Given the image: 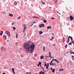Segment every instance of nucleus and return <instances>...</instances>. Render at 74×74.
Here are the masks:
<instances>
[{"label":"nucleus","instance_id":"52","mask_svg":"<svg viewBox=\"0 0 74 74\" xmlns=\"http://www.w3.org/2000/svg\"><path fill=\"white\" fill-rule=\"evenodd\" d=\"M51 70H53V69H52V67L51 68Z\"/></svg>","mask_w":74,"mask_h":74},{"label":"nucleus","instance_id":"21","mask_svg":"<svg viewBox=\"0 0 74 74\" xmlns=\"http://www.w3.org/2000/svg\"><path fill=\"white\" fill-rule=\"evenodd\" d=\"M69 45H71V44H72V42H71L70 43H69Z\"/></svg>","mask_w":74,"mask_h":74},{"label":"nucleus","instance_id":"20","mask_svg":"<svg viewBox=\"0 0 74 74\" xmlns=\"http://www.w3.org/2000/svg\"><path fill=\"white\" fill-rule=\"evenodd\" d=\"M3 36L4 38H7V36H5V35H3Z\"/></svg>","mask_w":74,"mask_h":74},{"label":"nucleus","instance_id":"16","mask_svg":"<svg viewBox=\"0 0 74 74\" xmlns=\"http://www.w3.org/2000/svg\"><path fill=\"white\" fill-rule=\"evenodd\" d=\"M47 20H43V22L44 23H46V22H47Z\"/></svg>","mask_w":74,"mask_h":74},{"label":"nucleus","instance_id":"54","mask_svg":"<svg viewBox=\"0 0 74 74\" xmlns=\"http://www.w3.org/2000/svg\"><path fill=\"white\" fill-rule=\"evenodd\" d=\"M69 41H70L69 40L67 41V42L68 43H69Z\"/></svg>","mask_w":74,"mask_h":74},{"label":"nucleus","instance_id":"44","mask_svg":"<svg viewBox=\"0 0 74 74\" xmlns=\"http://www.w3.org/2000/svg\"><path fill=\"white\" fill-rule=\"evenodd\" d=\"M57 2H58V1H57V0H56L55 1V2L56 3H57Z\"/></svg>","mask_w":74,"mask_h":74},{"label":"nucleus","instance_id":"62","mask_svg":"<svg viewBox=\"0 0 74 74\" xmlns=\"http://www.w3.org/2000/svg\"><path fill=\"white\" fill-rule=\"evenodd\" d=\"M50 63H52V61H51Z\"/></svg>","mask_w":74,"mask_h":74},{"label":"nucleus","instance_id":"64","mask_svg":"<svg viewBox=\"0 0 74 74\" xmlns=\"http://www.w3.org/2000/svg\"><path fill=\"white\" fill-rule=\"evenodd\" d=\"M2 74H5V73H2Z\"/></svg>","mask_w":74,"mask_h":74},{"label":"nucleus","instance_id":"53","mask_svg":"<svg viewBox=\"0 0 74 74\" xmlns=\"http://www.w3.org/2000/svg\"><path fill=\"white\" fill-rule=\"evenodd\" d=\"M36 16H33V18H36Z\"/></svg>","mask_w":74,"mask_h":74},{"label":"nucleus","instance_id":"2","mask_svg":"<svg viewBox=\"0 0 74 74\" xmlns=\"http://www.w3.org/2000/svg\"><path fill=\"white\" fill-rule=\"evenodd\" d=\"M45 26L43 24H41L40 25H39V27L40 28H41V27H44Z\"/></svg>","mask_w":74,"mask_h":74},{"label":"nucleus","instance_id":"55","mask_svg":"<svg viewBox=\"0 0 74 74\" xmlns=\"http://www.w3.org/2000/svg\"><path fill=\"white\" fill-rule=\"evenodd\" d=\"M49 64L50 65H52V63H50Z\"/></svg>","mask_w":74,"mask_h":74},{"label":"nucleus","instance_id":"41","mask_svg":"<svg viewBox=\"0 0 74 74\" xmlns=\"http://www.w3.org/2000/svg\"><path fill=\"white\" fill-rule=\"evenodd\" d=\"M53 60H55V59H53V60H52L51 61L53 62Z\"/></svg>","mask_w":74,"mask_h":74},{"label":"nucleus","instance_id":"19","mask_svg":"<svg viewBox=\"0 0 74 74\" xmlns=\"http://www.w3.org/2000/svg\"><path fill=\"white\" fill-rule=\"evenodd\" d=\"M8 37H10V33H9V34H8Z\"/></svg>","mask_w":74,"mask_h":74},{"label":"nucleus","instance_id":"38","mask_svg":"<svg viewBox=\"0 0 74 74\" xmlns=\"http://www.w3.org/2000/svg\"><path fill=\"white\" fill-rule=\"evenodd\" d=\"M20 56H21V57H23V55H21Z\"/></svg>","mask_w":74,"mask_h":74},{"label":"nucleus","instance_id":"49","mask_svg":"<svg viewBox=\"0 0 74 74\" xmlns=\"http://www.w3.org/2000/svg\"><path fill=\"white\" fill-rule=\"evenodd\" d=\"M13 73L14 74H15V72H14V71H12Z\"/></svg>","mask_w":74,"mask_h":74},{"label":"nucleus","instance_id":"61","mask_svg":"<svg viewBox=\"0 0 74 74\" xmlns=\"http://www.w3.org/2000/svg\"><path fill=\"white\" fill-rule=\"evenodd\" d=\"M38 66H40V64H38Z\"/></svg>","mask_w":74,"mask_h":74},{"label":"nucleus","instance_id":"47","mask_svg":"<svg viewBox=\"0 0 74 74\" xmlns=\"http://www.w3.org/2000/svg\"><path fill=\"white\" fill-rule=\"evenodd\" d=\"M51 38L52 39H54V37H52Z\"/></svg>","mask_w":74,"mask_h":74},{"label":"nucleus","instance_id":"10","mask_svg":"<svg viewBox=\"0 0 74 74\" xmlns=\"http://www.w3.org/2000/svg\"><path fill=\"white\" fill-rule=\"evenodd\" d=\"M70 53H71V54H73V51L72 50L70 51Z\"/></svg>","mask_w":74,"mask_h":74},{"label":"nucleus","instance_id":"12","mask_svg":"<svg viewBox=\"0 0 74 74\" xmlns=\"http://www.w3.org/2000/svg\"><path fill=\"white\" fill-rule=\"evenodd\" d=\"M17 4V3H16V2L15 1V3H14V5H16Z\"/></svg>","mask_w":74,"mask_h":74},{"label":"nucleus","instance_id":"22","mask_svg":"<svg viewBox=\"0 0 74 74\" xmlns=\"http://www.w3.org/2000/svg\"><path fill=\"white\" fill-rule=\"evenodd\" d=\"M65 48H66L67 47V44H66L65 46Z\"/></svg>","mask_w":74,"mask_h":74},{"label":"nucleus","instance_id":"35","mask_svg":"<svg viewBox=\"0 0 74 74\" xmlns=\"http://www.w3.org/2000/svg\"><path fill=\"white\" fill-rule=\"evenodd\" d=\"M71 41L73 44H74V41H73V40H71Z\"/></svg>","mask_w":74,"mask_h":74},{"label":"nucleus","instance_id":"17","mask_svg":"<svg viewBox=\"0 0 74 74\" xmlns=\"http://www.w3.org/2000/svg\"><path fill=\"white\" fill-rule=\"evenodd\" d=\"M3 50L5 52L6 51V50H5V48H4L3 49Z\"/></svg>","mask_w":74,"mask_h":74},{"label":"nucleus","instance_id":"14","mask_svg":"<svg viewBox=\"0 0 74 74\" xmlns=\"http://www.w3.org/2000/svg\"><path fill=\"white\" fill-rule=\"evenodd\" d=\"M49 57H50V58H51V52H49Z\"/></svg>","mask_w":74,"mask_h":74},{"label":"nucleus","instance_id":"46","mask_svg":"<svg viewBox=\"0 0 74 74\" xmlns=\"http://www.w3.org/2000/svg\"><path fill=\"white\" fill-rule=\"evenodd\" d=\"M47 66V64L45 63V66Z\"/></svg>","mask_w":74,"mask_h":74},{"label":"nucleus","instance_id":"60","mask_svg":"<svg viewBox=\"0 0 74 74\" xmlns=\"http://www.w3.org/2000/svg\"><path fill=\"white\" fill-rule=\"evenodd\" d=\"M50 40H51V41H52V40H53L51 38L50 39Z\"/></svg>","mask_w":74,"mask_h":74},{"label":"nucleus","instance_id":"8","mask_svg":"<svg viewBox=\"0 0 74 74\" xmlns=\"http://www.w3.org/2000/svg\"><path fill=\"white\" fill-rule=\"evenodd\" d=\"M64 41H65V40H64V38L63 37L62 38V41L63 42V43L64 42Z\"/></svg>","mask_w":74,"mask_h":74},{"label":"nucleus","instance_id":"3","mask_svg":"<svg viewBox=\"0 0 74 74\" xmlns=\"http://www.w3.org/2000/svg\"><path fill=\"white\" fill-rule=\"evenodd\" d=\"M70 20L71 21H72L73 19H74V17L72 16H70Z\"/></svg>","mask_w":74,"mask_h":74},{"label":"nucleus","instance_id":"32","mask_svg":"<svg viewBox=\"0 0 74 74\" xmlns=\"http://www.w3.org/2000/svg\"><path fill=\"white\" fill-rule=\"evenodd\" d=\"M26 29H25V28H24V29L23 30V33H25V30Z\"/></svg>","mask_w":74,"mask_h":74},{"label":"nucleus","instance_id":"31","mask_svg":"<svg viewBox=\"0 0 74 74\" xmlns=\"http://www.w3.org/2000/svg\"><path fill=\"white\" fill-rule=\"evenodd\" d=\"M21 16H20L19 17H18V18H17V19H21Z\"/></svg>","mask_w":74,"mask_h":74},{"label":"nucleus","instance_id":"27","mask_svg":"<svg viewBox=\"0 0 74 74\" xmlns=\"http://www.w3.org/2000/svg\"><path fill=\"white\" fill-rule=\"evenodd\" d=\"M49 67V65L46 66V69H48Z\"/></svg>","mask_w":74,"mask_h":74},{"label":"nucleus","instance_id":"33","mask_svg":"<svg viewBox=\"0 0 74 74\" xmlns=\"http://www.w3.org/2000/svg\"><path fill=\"white\" fill-rule=\"evenodd\" d=\"M39 64L40 65H41V62H39Z\"/></svg>","mask_w":74,"mask_h":74},{"label":"nucleus","instance_id":"7","mask_svg":"<svg viewBox=\"0 0 74 74\" xmlns=\"http://www.w3.org/2000/svg\"><path fill=\"white\" fill-rule=\"evenodd\" d=\"M51 65L52 66H56V64L55 63H54V64H53V63H52Z\"/></svg>","mask_w":74,"mask_h":74},{"label":"nucleus","instance_id":"56","mask_svg":"<svg viewBox=\"0 0 74 74\" xmlns=\"http://www.w3.org/2000/svg\"><path fill=\"white\" fill-rule=\"evenodd\" d=\"M43 71H45H45H44V69H43Z\"/></svg>","mask_w":74,"mask_h":74},{"label":"nucleus","instance_id":"4","mask_svg":"<svg viewBox=\"0 0 74 74\" xmlns=\"http://www.w3.org/2000/svg\"><path fill=\"white\" fill-rule=\"evenodd\" d=\"M5 33L6 34H8L10 33V32L8 31H7L5 32Z\"/></svg>","mask_w":74,"mask_h":74},{"label":"nucleus","instance_id":"50","mask_svg":"<svg viewBox=\"0 0 74 74\" xmlns=\"http://www.w3.org/2000/svg\"><path fill=\"white\" fill-rule=\"evenodd\" d=\"M47 28L48 29H49V26H47Z\"/></svg>","mask_w":74,"mask_h":74},{"label":"nucleus","instance_id":"25","mask_svg":"<svg viewBox=\"0 0 74 74\" xmlns=\"http://www.w3.org/2000/svg\"><path fill=\"white\" fill-rule=\"evenodd\" d=\"M60 71H63V69H60L59 70Z\"/></svg>","mask_w":74,"mask_h":74},{"label":"nucleus","instance_id":"6","mask_svg":"<svg viewBox=\"0 0 74 74\" xmlns=\"http://www.w3.org/2000/svg\"><path fill=\"white\" fill-rule=\"evenodd\" d=\"M1 33H0V35H1V36H2V35H3V31H1Z\"/></svg>","mask_w":74,"mask_h":74},{"label":"nucleus","instance_id":"11","mask_svg":"<svg viewBox=\"0 0 74 74\" xmlns=\"http://www.w3.org/2000/svg\"><path fill=\"white\" fill-rule=\"evenodd\" d=\"M55 61L57 63H59V61H58L56 59H55Z\"/></svg>","mask_w":74,"mask_h":74},{"label":"nucleus","instance_id":"63","mask_svg":"<svg viewBox=\"0 0 74 74\" xmlns=\"http://www.w3.org/2000/svg\"><path fill=\"white\" fill-rule=\"evenodd\" d=\"M14 23H12V25H14Z\"/></svg>","mask_w":74,"mask_h":74},{"label":"nucleus","instance_id":"42","mask_svg":"<svg viewBox=\"0 0 74 74\" xmlns=\"http://www.w3.org/2000/svg\"><path fill=\"white\" fill-rule=\"evenodd\" d=\"M42 3L43 4H45V2H42Z\"/></svg>","mask_w":74,"mask_h":74},{"label":"nucleus","instance_id":"59","mask_svg":"<svg viewBox=\"0 0 74 74\" xmlns=\"http://www.w3.org/2000/svg\"><path fill=\"white\" fill-rule=\"evenodd\" d=\"M25 29H26L27 27H24V28Z\"/></svg>","mask_w":74,"mask_h":74},{"label":"nucleus","instance_id":"24","mask_svg":"<svg viewBox=\"0 0 74 74\" xmlns=\"http://www.w3.org/2000/svg\"><path fill=\"white\" fill-rule=\"evenodd\" d=\"M45 47H43V51H45Z\"/></svg>","mask_w":74,"mask_h":74},{"label":"nucleus","instance_id":"18","mask_svg":"<svg viewBox=\"0 0 74 74\" xmlns=\"http://www.w3.org/2000/svg\"><path fill=\"white\" fill-rule=\"evenodd\" d=\"M9 16H13V15H12V14H9Z\"/></svg>","mask_w":74,"mask_h":74},{"label":"nucleus","instance_id":"51","mask_svg":"<svg viewBox=\"0 0 74 74\" xmlns=\"http://www.w3.org/2000/svg\"><path fill=\"white\" fill-rule=\"evenodd\" d=\"M47 66H49V63H47Z\"/></svg>","mask_w":74,"mask_h":74},{"label":"nucleus","instance_id":"34","mask_svg":"<svg viewBox=\"0 0 74 74\" xmlns=\"http://www.w3.org/2000/svg\"><path fill=\"white\" fill-rule=\"evenodd\" d=\"M45 73L44 72H42V74H45Z\"/></svg>","mask_w":74,"mask_h":74},{"label":"nucleus","instance_id":"30","mask_svg":"<svg viewBox=\"0 0 74 74\" xmlns=\"http://www.w3.org/2000/svg\"><path fill=\"white\" fill-rule=\"evenodd\" d=\"M42 71H41L40 72H39V74H42Z\"/></svg>","mask_w":74,"mask_h":74},{"label":"nucleus","instance_id":"26","mask_svg":"<svg viewBox=\"0 0 74 74\" xmlns=\"http://www.w3.org/2000/svg\"><path fill=\"white\" fill-rule=\"evenodd\" d=\"M37 54H35L34 55V57H36V56H37Z\"/></svg>","mask_w":74,"mask_h":74},{"label":"nucleus","instance_id":"37","mask_svg":"<svg viewBox=\"0 0 74 74\" xmlns=\"http://www.w3.org/2000/svg\"><path fill=\"white\" fill-rule=\"evenodd\" d=\"M18 34H16V38H18L17 37H18Z\"/></svg>","mask_w":74,"mask_h":74},{"label":"nucleus","instance_id":"23","mask_svg":"<svg viewBox=\"0 0 74 74\" xmlns=\"http://www.w3.org/2000/svg\"><path fill=\"white\" fill-rule=\"evenodd\" d=\"M14 70H15V69H14V68H12V71H14Z\"/></svg>","mask_w":74,"mask_h":74},{"label":"nucleus","instance_id":"36","mask_svg":"<svg viewBox=\"0 0 74 74\" xmlns=\"http://www.w3.org/2000/svg\"><path fill=\"white\" fill-rule=\"evenodd\" d=\"M68 41H70V37H69V36L68 37Z\"/></svg>","mask_w":74,"mask_h":74},{"label":"nucleus","instance_id":"29","mask_svg":"<svg viewBox=\"0 0 74 74\" xmlns=\"http://www.w3.org/2000/svg\"><path fill=\"white\" fill-rule=\"evenodd\" d=\"M12 28L13 29H14V30H15V29H16V28L15 27H13Z\"/></svg>","mask_w":74,"mask_h":74},{"label":"nucleus","instance_id":"58","mask_svg":"<svg viewBox=\"0 0 74 74\" xmlns=\"http://www.w3.org/2000/svg\"><path fill=\"white\" fill-rule=\"evenodd\" d=\"M37 18H38V19H39V18H38V17H36V19H37Z\"/></svg>","mask_w":74,"mask_h":74},{"label":"nucleus","instance_id":"28","mask_svg":"<svg viewBox=\"0 0 74 74\" xmlns=\"http://www.w3.org/2000/svg\"><path fill=\"white\" fill-rule=\"evenodd\" d=\"M26 73H27V74H31L30 73V72H27Z\"/></svg>","mask_w":74,"mask_h":74},{"label":"nucleus","instance_id":"57","mask_svg":"<svg viewBox=\"0 0 74 74\" xmlns=\"http://www.w3.org/2000/svg\"><path fill=\"white\" fill-rule=\"evenodd\" d=\"M33 23H36V22H35V21H34Z\"/></svg>","mask_w":74,"mask_h":74},{"label":"nucleus","instance_id":"45","mask_svg":"<svg viewBox=\"0 0 74 74\" xmlns=\"http://www.w3.org/2000/svg\"><path fill=\"white\" fill-rule=\"evenodd\" d=\"M18 42H16V45H18Z\"/></svg>","mask_w":74,"mask_h":74},{"label":"nucleus","instance_id":"1","mask_svg":"<svg viewBox=\"0 0 74 74\" xmlns=\"http://www.w3.org/2000/svg\"><path fill=\"white\" fill-rule=\"evenodd\" d=\"M23 48L26 49L27 53H32L35 48V44L31 41H28L27 43L23 44Z\"/></svg>","mask_w":74,"mask_h":74},{"label":"nucleus","instance_id":"48","mask_svg":"<svg viewBox=\"0 0 74 74\" xmlns=\"http://www.w3.org/2000/svg\"><path fill=\"white\" fill-rule=\"evenodd\" d=\"M51 19H55V18H53V17H51Z\"/></svg>","mask_w":74,"mask_h":74},{"label":"nucleus","instance_id":"43","mask_svg":"<svg viewBox=\"0 0 74 74\" xmlns=\"http://www.w3.org/2000/svg\"><path fill=\"white\" fill-rule=\"evenodd\" d=\"M49 29H51V26H49Z\"/></svg>","mask_w":74,"mask_h":74},{"label":"nucleus","instance_id":"5","mask_svg":"<svg viewBox=\"0 0 74 74\" xmlns=\"http://www.w3.org/2000/svg\"><path fill=\"white\" fill-rule=\"evenodd\" d=\"M40 34H42L43 32H42V31H40L39 32Z\"/></svg>","mask_w":74,"mask_h":74},{"label":"nucleus","instance_id":"13","mask_svg":"<svg viewBox=\"0 0 74 74\" xmlns=\"http://www.w3.org/2000/svg\"><path fill=\"white\" fill-rule=\"evenodd\" d=\"M55 69H53V70L52 71L53 73H55Z\"/></svg>","mask_w":74,"mask_h":74},{"label":"nucleus","instance_id":"40","mask_svg":"<svg viewBox=\"0 0 74 74\" xmlns=\"http://www.w3.org/2000/svg\"><path fill=\"white\" fill-rule=\"evenodd\" d=\"M45 57L46 58H48V57H49V56H45Z\"/></svg>","mask_w":74,"mask_h":74},{"label":"nucleus","instance_id":"9","mask_svg":"<svg viewBox=\"0 0 74 74\" xmlns=\"http://www.w3.org/2000/svg\"><path fill=\"white\" fill-rule=\"evenodd\" d=\"M40 59H44V56H41L40 57Z\"/></svg>","mask_w":74,"mask_h":74},{"label":"nucleus","instance_id":"39","mask_svg":"<svg viewBox=\"0 0 74 74\" xmlns=\"http://www.w3.org/2000/svg\"><path fill=\"white\" fill-rule=\"evenodd\" d=\"M57 12V13H58V14H60V13H59L58 11H56Z\"/></svg>","mask_w":74,"mask_h":74},{"label":"nucleus","instance_id":"15","mask_svg":"<svg viewBox=\"0 0 74 74\" xmlns=\"http://www.w3.org/2000/svg\"><path fill=\"white\" fill-rule=\"evenodd\" d=\"M69 38H71V41H72V40H73V38L70 36H69Z\"/></svg>","mask_w":74,"mask_h":74}]
</instances>
